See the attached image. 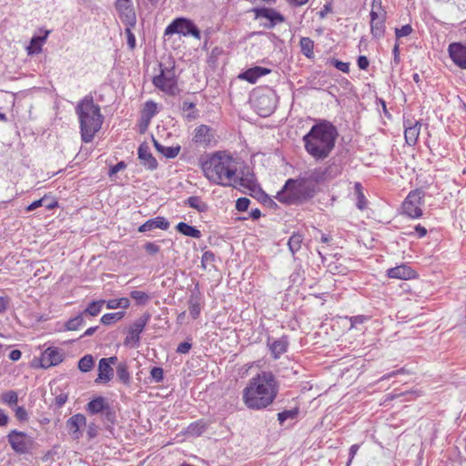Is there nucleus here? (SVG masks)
<instances>
[{"mask_svg": "<svg viewBox=\"0 0 466 466\" xmlns=\"http://www.w3.org/2000/svg\"><path fill=\"white\" fill-rule=\"evenodd\" d=\"M271 72L270 69L262 66H254L247 69L245 72L239 75V77L247 80L248 82L254 84L257 80Z\"/></svg>", "mask_w": 466, "mask_h": 466, "instance_id": "22", "label": "nucleus"}, {"mask_svg": "<svg viewBox=\"0 0 466 466\" xmlns=\"http://www.w3.org/2000/svg\"><path fill=\"white\" fill-rule=\"evenodd\" d=\"M116 8L123 24L136 26L137 16L131 0H116Z\"/></svg>", "mask_w": 466, "mask_h": 466, "instance_id": "12", "label": "nucleus"}, {"mask_svg": "<svg viewBox=\"0 0 466 466\" xmlns=\"http://www.w3.org/2000/svg\"><path fill=\"white\" fill-rule=\"evenodd\" d=\"M298 414L297 410H284L279 413H278V420L280 424H283L284 421H286L289 419H294Z\"/></svg>", "mask_w": 466, "mask_h": 466, "instance_id": "44", "label": "nucleus"}, {"mask_svg": "<svg viewBox=\"0 0 466 466\" xmlns=\"http://www.w3.org/2000/svg\"><path fill=\"white\" fill-rule=\"evenodd\" d=\"M299 46L304 56L309 58L313 56L314 42L309 37H302L299 41Z\"/></svg>", "mask_w": 466, "mask_h": 466, "instance_id": "35", "label": "nucleus"}, {"mask_svg": "<svg viewBox=\"0 0 466 466\" xmlns=\"http://www.w3.org/2000/svg\"><path fill=\"white\" fill-rule=\"evenodd\" d=\"M49 32L46 31V35L44 36H33L30 41V45L27 47V53L29 55L33 54H38L41 52L42 44L46 41Z\"/></svg>", "mask_w": 466, "mask_h": 466, "instance_id": "32", "label": "nucleus"}, {"mask_svg": "<svg viewBox=\"0 0 466 466\" xmlns=\"http://www.w3.org/2000/svg\"><path fill=\"white\" fill-rule=\"evenodd\" d=\"M153 143H154V147H156L157 151L161 153L167 158L176 157L179 154L180 149H181L180 146L165 147L154 138H153Z\"/></svg>", "mask_w": 466, "mask_h": 466, "instance_id": "27", "label": "nucleus"}, {"mask_svg": "<svg viewBox=\"0 0 466 466\" xmlns=\"http://www.w3.org/2000/svg\"><path fill=\"white\" fill-rule=\"evenodd\" d=\"M22 352L19 350H14L9 353V359L13 361H17L21 359Z\"/></svg>", "mask_w": 466, "mask_h": 466, "instance_id": "64", "label": "nucleus"}, {"mask_svg": "<svg viewBox=\"0 0 466 466\" xmlns=\"http://www.w3.org/2000/svg\"><path fill=\"white\" fill-rule=\"evenodd\" d=\"M125 316V312L117 311L115 313H106L102 316L101 322L104 325H109L115 321L120 320Z\"/></svg>", "mask_w": 466, "mask_h": 466, "instance_id": "42", "label": "nucleus"}, {"mask_svg": "<svg viewBox=\"0 0 466 466\" xmlns=\"http://www.w3.org/2000/svg\"><path fill=\"white\" fill-rule=\"evenodd\" d=\"M9 305V299L6 297H0V314L6 311Z\"/></svg>", "mask_w": 466, "mask_h": 466, "instance_id": "62", "label": "nucleus"}, {"mask_svg": "<svg viewBox=\"0 0 466 466\" xmlns=\"http://www.w3.org/2000/svg\"><path fill=\"white\" fill-rule=\"evenodd\" d=\"M317 180L313 176L299 177L297 179L289 178L276 198L279 202L286 204H301L315 196Z\"/></svg>", "mask_w": 466, "mask_h": 466, "instance_id": "5", "label": "nucleus"}, {"mask_svg": "<svg viewBox=\"0 0 466 466\" xmlns=\"http://www.w3.org/2000/svg\"><path fill=\"white\" fill-rule=\"evenodd\" d=\"M332 65L339 71L343 73L350 72V63L342 62L337 59L332 60Z\"/></svg>", "mask_w": 466, "mask_h": 466, "instance_id": "53", "label": "nucleus"}, {"mask_svg": "<svg viewBox=\"0 0 466 466\" xmlns=\"http://www.w3.org/2000/svg\"><path fill=\"white\" fill-rule=\"evenodd\" d=\"M94 358L92 355H85L78 361V369L83 372H87L94 367Z\"/></svg>", "mask_w": 466, "mask_h": 466, "instance_id": "40", "label": "nucleus"}, {"mask_svg": "<svg viewBox=\"0 0 466 466\" xmlns=\"http://www.w3.org/2000/svg\"><path fill=\"white\" fill-rule=\"evenodd\" d=\"M370 31L374 37L380 38L385 31V20L370 21Z\"/></svg>", "mask_w": 466, "mask_h": 466, "instance_id": "38", "label": "nucleus"}, {"mask_svg": "<svg viewBox=\"0 0 466 466\" xmlns=\"http://www.w3.org/2000/svg\"><path fill=\"white\" fill-rule=\"evenodd\" d=\"M2 401L7 405H9L10 407L14 406V405H16L17 401H18V395L15 391L14 390H8L6 392H4L2 394Z\"/></svg>", "mask_w": 466, "mask_h": 466, "instance_id": "43", "label": "nucleus"}, {"mask_svg": "<svg viewBox=\"0 0 466 466\" xmlns=\"http://www.w3.org/2000/svg\"><path fill=\"white\" fill-rule=\"evenodd\" d=\"M250 200L248 198H239L236 202L237 210L243 212L248 208Z\"/></svg>", "mask_w": 466, "mask_h": 466, "instance_id": "50", "label": "nucleus"}, {"mask_svg": "<svg viewBox=\"0 0 466 466\" xmlns=\"http://www.w3.org/2000/svg\"><path fill=\"white\" fill-rule=\"evenodd\" d=\"M386 12L370 10V21L386 20Z\"/></svg>", "mask_w": 466, "mask_h": 466, "instance_id": "55", "label": "nucleus"}, {"mask_svg": "<svg viewBox=\"0 0 466 466\" xmlns=\"http://www.w3.org/2000/svg\"><path fill=\"white\" fill-rule=\"evenodd\" d=\"M234 187H243L244 189H248L250 191H255L257 187L256 180L253 174L248 173L245 176L238 177L237 174L235 175V178L233 180Z\"/></svg>", "mask_w": 466, "mask_h": 466, "instance_id": "24", "label": "nucleus"}, {"mask_svg": "<svg viewBox=\"0 0 466 466\" xmlns=\"http://www.w3.org/2000/svg\"><path fill=\"white\" fill-rule=\"evenodd\" d=\"M202 170L209 182L229 187L233 185L238 167L232 156L224 151H218L202 163Z\"/></svg>", "mask_w": 466, "mask_h": 466, "instance_id": "3", "label": "nucleus"}, {"mask_svg": "<svg viewBox=\"0 0 466 466\" xmlns=\"http://www.w3.org/2000/svg\"><path fill=\"white\" fill-rule=\"evenodd\" d=\"M184 117L192 121L198 117V110L196 108V103L188 100H184L181 106Z\"/></svg>", "mask_w": 466, "mask_h": 466, "instance_id": "29", "label": "nucleus"}, {"mask_svg": "<svg viewBox=\"0 0 466 466\" xmlns=\"http://www.w3.org/2000/svg\"><path fill=\"white\" fill-rule=\"evenodd\" d=\"M303 242V236L299 233H293L289 239L288 246L290 252L294 255L300 248Z\"/></svg>", "mask_w": 466, "mask_h": 466, "instance_id": "33", "label": "nucleus"}, {"mask_svg": "<svg viewBox=\"0 0 466 466\" xmlns=\"http://www.w3.org/2000/svg\"><path fill=\"white\" fill-rule=\"evenodd\" d=\"M63 360V355L57 349L48 348L42 352L39 359V367L47 369L51 366H56Z\"/></svg>", "mask_w": 466, "mask_h": 466, "instance_id": "16", "label": "nucleus"}, {"mask_svg": "<svg viewBox=\"0 0 466 466\" xmlns=\"http://www.w3.org/2000/svg\"><path fill=\"white\" fill-rule=\"evenodd\" d=\"M144 248L150 255L157 254L160 250V247L154 242L146 243Z\"/></svg>", "mask_w": 466, "mask_h": 466, "instance_id": "54", "label": "nucleus"}, {"mask_svg": "<svg viewBox=\"0 0 466 466\" xmlns=\"http://www.w3.org/2000/svg\"><path fill=\"white\" fill-rule=\"evenodd\" d=\"M76 113L80 124L82 140L89 143L103 124L104 116L100 112V106L94 103L91 96H86L78 102Z\"/></svg>", "mask_w": 466, "mask_h": 466, "instance_id": "4", "label": "nucleus"}, {"mask_svg": "<svg viewBox=\"0 0 466 466\" xmlns=\"http://www.w3.org/2000/svg\"><path fill=\"white\" fill-rule=\"evenodd\" d=\"M150 376L155 382H161L164 379V370L160 367H153L150 370Z\"/></svg>", "mask_w": 466, "mask_h": 466, "instance_id": "46", "label": "nucleus"}, {"mask_svg": "<svg viewBox=\"0 0 466 466\" xmlns=\"http://www.w3.org/2000/svg\"><path fill=\"white\" fill-rule=\"evenodd\" d=\"M366 204H367V201H366V198H365L364 194L362 192H360V194L358 196V200H357L358 208L360 210L364 209L366 207Z\"/></svg>", "mask_w": 466, "mask_h": 466, "instance_id": "60", "label": "nucleus"}, {"mask_svg": "<svg viewBox=\"0 0 466 466\" xmlns=\"http://www.w3.org/2000/svg\"><path fill=\"white\" fill-rule=\"evenodd\" d=\"M338 136L335 126L321 120L303 137L305 150L315 160H324L333 151Z\"/></svg>", "mask_w": 466, "mask_h": 466, "instance_id": "2", "label": "nucleus"}, {"mask_svg": "<svg viewBox=\"0 0 466 466\" xmlns=\"http://www.w3.org/2000/svg\"><path fill=\"white\" fill-rule=\"evenodd\" d=\"M7 438L10 446L17 453H25L32 446V439L25 432L12 431Z\"/></svg>", "mask_w": 466, "mask_h": 466, "instance_id": "11", "label": "nucleus"}, {"mask_svg": "<svg viewBox=\"0 0 466 466\" xmlns=\"http://www.w3.org/2000/svg\"><path fill=\"white\" fill-rule=\"evenodd\" d=\"M268 346L269 347L274 359H279L284 352L287 351L288 340L286 338H280L274 340L268 339Z\"/></svg>", "mask_w": 466, "mask_h": 466, "instance_id": "25", "label": "nucleus"}, {"mask_svg": "<svg viewBox=\"0 0 466 466\" xmlns=\"http://www.w3.org/2000/svg\"><path fill=\"white\" fill-rule=\"evenodd\" d=\"M130 297L137 305H146L150 300V296L142 290H133L130 292Z\"/></svg>", "mask_w": 466, "mask_h": 466, "instance_id": "39", "label": "nucleus"}, {"mask_svg": "<svg viewBox=\"0 0 466 466\" xmlns=\"http://www.w3.org/2000/svg\"><path fill=\"white\" fill-rule=\"evenodd\" d=\"M68 434L73 440L78 441L82 437V429L86 426V418L81 413L71 416L66 423Z\"/></svg>", "mask_w": 466, "mask_h": 466, "instance_id": "14", "label": "nucleus"}, {"mask_svg": "<svg viewBox=\"0 0 466 466\" xmlns=\"http://www.w3.org/2000/svg\"><path fill=\"white\" fill-rule=\"evenodd\" d=\"M185 204L200 213L207 212L208 209V204L204 202L200 197L197 196L189 197L185 201Z\"/></svg>", "mask_w": 466, "mask_h": 466, "instance_id": "31", "label": "nucleus"}, {"mask_svg": "<svg viewBox=\"0 0 466 466\" xmlns=\"http://www.w3.org/2000/svg\"><path fill=\"white\" fill-rule=\"evenodd\" d=\"M15 417L20 421H25L28 420V413L26 410L22 406H16L15 408Z\"/></svg>", "mask_w": 466, "mask_h": 466, "instance_id": "48", "label": "nucleus"}, {"mask_svg": "<svg viewBox=\"0 0 466 466\" xmlns=\"http://www.w3.org/2000/svg\"><path fill=\"white\" fill-rule=\"evenodd\" d=\"M99 427L95 422L87 424L86 435L89 440L96 438L98 435Z\"/></svg>", "mask_w": 466, "mask_h": 466, "instance_id": "49", "label": "nucleus"}, {"mask_svg": "<svg viewBox=\"0 0 466 466\" xmlns=\"http://www.w3.org/2000/svg\"><path fill=\"white\" fill-rule=\"evenodd\" d=\"M387 275L391 279H415L417 274L416 272L409 266L405 264H401L395 268H389L387 270Z\"/></svg>", "mask_w": 466, "mask_h": 466, "instance_id": "18", "label": "nucleus"}, {"mask_svg": "<svg viewBox=\"0 0 466 466\" xmlns=\"http://www.w3.org/2000/svg\"><path fill=\"white\" fill-rule=\"evenodd\" d=\"M125 167H126L125 162L120 161L110 168L108 174L111 177V176L116 174L117 172H119L120 170H123Z\"/></svg>", "mask_w": 466, "mask_h": 466, "instance_id": "58", "label": "nucleus"}, {"mask_svg": "<svg viewBox=\"0 0 466 466\" xmlns=\"http://www.w3.org/2000/svg\"><path fill=\"white\" fill-rule=\"evenodd\" d=\"M177 230L184 236L191 237L194 238H200L201 232L197 228L190 226L185 222H179L176 226Z\"/></svg>", "mask_w": 466, "mask_h": 466, "instance_id": "30", "label": "nucleus"}, {"mask_svg": "<svg viewBox=\"0 0 466 466\" xmlns=\"http://www.w3.org/2000/svg\"><path fill=\"white\" fill-rule=\"evenodd\" d=\"M149 319L150 314L145 313L129 326L127 337L124 340L125 346L137 348L139 345L140 334L143 332Z\"/></svg>", "mask_w": 466, "mask_h": 466, "instance_id": "9", "label": "nucleus"}, {"mask_svg": "<svg viewBox=\"0 0 466 466\" xmlns=\"http://www.w3.org/2000/svg\"><path fill=\"white\" fill-rule=\"evenodd\" d=\"M256 16L259 17V18H266L267 20H268L270 22V24L268 25L269 28H272L277 24H279V23H282L285 21L284 16L273 8L264 7V8L258 9L256 11Z\"/></svg>", "mask_w": 466, "mask_h": 466, "instance_id": "20", "label": "nucleus"}, {"mask_svg": "<svg viewBox=\"0 0 466 466\" xmlns=\"http://www.w3.org/2000/svg\"><path fill=\"white\" fill-rule=\"evenodd\" d=\"M215 140L214 130L207 126L200 125L194 129L192 141L194 144L202 147H208Z\"/></svg>", "mask_w": 466, "mask_h": 466, "instance_id": "13", "label": "nucleus"}, {"mask_svg": "<svg viewBox=\"0 0 466 466\" xmlns=\"http://www.w3.org/2000/svg\"><path fill=\"white\" fill-rule=\"evenodd\" d=\"M174 34L184 36L192 35L198 40L201 38V33L198 26L190 19L185 17L174 19L165 29L166 35H172Z\"/></svg>", "mask_w": 466, "mask_h": 466, "instance_id": "7", "label": "nucleus"}, {"mask_svg": "<svg viewBox=\"0 0 466 466\" xmlns=\"http://www.w3.org/2000/svg\"><path fill=\"white\" fill-rule=\"evenodd\" d=\"M86 411L92 415L101 413L103 419L113 423L116 413L104 397H96L86 404Z\"/></svg>", "mask_w": 466, "mask_h": 466, "instance_id": "10", "label": "nucleus"}, {"mask_svg": "<svg viewBox=\"0 0 466 466\" xmlns=\"http://www.w3.org/2000/svg\"><path fill=\"white\" fill-rule=\"evenodd\" d=\"M371 10L386 12L382 6V0H372Z\"/></svg>", "mask_w": 466, "mask_h": 466, "instance_id": "63", "label": "nucleus"}, {"mask_svg": "<svg viewBox=\"0 0 466 466\" xmlns=\"http://www.w3.org/2000/svg\"><path fill=\"white\" fill-rule=\"evenodd\" d=\"M45 201V198H40L38 200H35L34 202H32L27 208H26V210L27 211H33L35 209H36L37 208L39 207H42L43 206V203Z\"/></svg>", "mask_w": 466, "mask_h": 466, "instance_id": "61", "label": "nucleus"}, {"mask_svg": "<svg viewBox=\"0 0 466 466\" xmlns=\"http://www.w3.org/2000/svg\"><path fill=\"white\" fill-rule=\"evenodd\" d=\"M368 318L363 315L353 316L350 319L351 328L356 327L359 324L364 323Z\"/></svg>", "mask_w": 466, "mask_h": 466, "instance_id": "56", "label": "nucleus"}, {"mask_svg": "<svg viewBox=\"0 0 466 466\" xmlns=\"http://www.w3.org/2000/svg\"><path fill=\"white\" fill-rule=\"evenodd\" d=\"M206 430V427L203 423H195L190 424L188 427V432L196 435L202 434Z\"/></svg>", "mask_w": 466, "mask_h": 466, "instance_id": "52", "label": "nucleus"}, {"mask_svg": "<svg viewBox=\"0 0 466 466\" xmlns=\"http://www.w3.org/2000/svg\"><path fill=\"white\" fill-rule=\"evenodd\" d=\"M215 260V255L211 251H206L203 253L201 258V266L204 269H207L208 265H211Z\"/></svg>", "mask_w": 466, "mask_h": 466, "instance_id": "45", "label": "nucleus"}, {"mask_svg": "<svg viewBox=\"0 0 466 466\" xmlns=\"http://www.w3.org/2000/svg\"><path fill=\"white\" fill-rule=\"evenodd\" d=\"M157 113V105L153 101L146 102L143 111L142 117L149 121Z\"/></svg>", "mask_w": 466, "mask_h": 466, "instance_id": "37", "label": "nucleus"}, {"mask_svg": "<svg viewBox=\"0 0 466 466\" xmlns=\"http://www.w3.org/2000/svg\"><path fill=\"white\" fill-rule=\"evenodd\" d=\"M117 358L116 356L103 358L98 363V377L96 382H108L113 377V369L111 365L116 364Z\"/></svg>", "mask_w": 466, "mask_h": 466, "instance_id": "15", "label": "nucleus"}, {"mask_svg": "<svg viewBox=\"0 0 466 466\" xmlns=\"http://www.w3.org/2000/svg\"><path fill=\"white\" fill-rule=\"evenodd\" d=\"M191 347V343L187 341L181 342L177 348V352L180 354H187L189 352Z\"/></svg>", "mask_w": 466, "mask_h": 466, "instance_id": "57", "label": "nucleus"}, {"mask_svg": "<svg viewBox=\"0 0 466 466\" xmlns=\"http://www.w3.org/2000/svg\"><path fill=\"white\" fill-rule=\"evenodd\" d=\"M169 228V222L163 217H157L147 220L138 228L139 232H147L155 228L167 230Z\"/></svg>", "mask_w": 466, "mask_h": 466, "instance_id": "23", "label": "nucleus"}, {"mask_svg": "<svg viewBox=\"0 0 466 466\" xmlns=\"http://www.w3.org/2000/svg\"><path fill=\"white\" fill-rule=\"evenodd\" d=\"M187 303L190 316L194 319H198L201 312L200 294L196 291L191 292Z\"/></svg>", "mask_w": 466, "mask_h": 466, "instance_id": "26", "label": "nucleus"}, {"mask_svg": "<svg viewBox=\"0 0 466 466\" xmlns=\"http://www.w3.org/2000/svg\"><path fill=\"white\" fill-rule=\"evenodd\" d=\"M138 158L141 163L149 170H155L157 167V161L152 156L149 147L147 144H141L137 150Z\"/></svg>", "mask_w": 466, "mask_h": 466, "instance_id": "21", "label": "nucleus"}, {"mask_svg": "<svg viewBox=\"0 0 466 466\" xmlns=\"http://www.w3.org/2000/svg\"><path fill=\"white\" fill-rule=\"evenodd\" d=\"M404 127H405L404 137H405L406 143L410 146L415 145L417 143V140H418V137H419V135L420 132V127H421L420 122L416 121L413 124L411 121L407 120V121H404Z\"/></svg>", "mask_w": 466, "mask_h": 466, "instance_id": "19", "label": "nucleus"}, {"mask_svg": "<svg viewBox=\"0 0 466 466\" xmlns=\"http://www.w3.org/2000/svg\"><path fill=\"white\" fill-rule=\"evenodd\" d=\"M357 63H358V66L361 70L367 69L370 65V62L365 56H359Z\"/></svg>", "mask_w": 466, "mask_h": 466, "instance_id": "59", "label": "nucleus"}, {"mask_svg": "<svg viewBox=\"0 0 466 466\" xmlns=\"http://www.w3.org/2000/svg\"><path fill=\"white\" fill-rule=\"evenodd\" d=\"M133 27L134 26L127 25V27L125 29V34L127 35V46L130 49H134L136 46V37L132 32Z\"/></svg>", "mask_w": 466, "mask_h": 466, "instance_id": "47", "label": "nucleus"}, {"mask_svg": "<svg viewBox=\"0 0 466 466\" xmlns=\"http://www.w3.org/2000/svg\"><path fill=\"white\" fill-rule=\"evenodd\" d=\"M105 300L101 299V300H96V301H92L87 307L86 309L82 312L83 316L84 315H89V316H92V317H95V316H97L101 309H102V306L105 304Z\"/></svg>", "mask_w": 466, "mask_h": 466, "instance_id": "36", "label": "nucleus"}, {"mask_svg": "<svg viewBox=\"0 0 466 466\" xmlns=\"http://www.w3.org/2000/svg\"><path fill=\"white\" fill-rule=\"evenodd\" d=\"M412 28L410 25H402L400 28H396L395 35L397 38L407 36L410 35Z\"/></svg>", "mask_w": 466, "mask_h": 466, "instance_id": "51", "label": "nucleus"}, {"mask_svg": "<svg viewBox=\"0 0 466 466\" xmlns=\"http://www.w3.org/2000/svg\"><path fill=\"white\" fill-rule=\"evenodd\" d=\"M423 195V192L419 189L410 191L402 203L403 213L411 218H420Z\"/></svg>", "mask_w": 466, "mask_h": 466, "instance_id": "8", "label": "nucleus"}, {"mask_svg": "<svg viewBox=\"0 0 466 466\" xmlns=\"http://www.w3.org/2000/svg\"><path fill=\"white\" fill-rule=\"evenodd\" d=\"M279 392V383L271 371H261L250 379L242 390L247 408L260 410L273 403Z\"/></svg>", "mask_w": 466, "mask_h": 466, "instance_id": "1", "label": "nucleus"}, {"mask_svg": "<svg viewBox=\"0 0 466 466\" xmlns=\"http://www.w3.org/2000/svg\"><path fill=\"white\" fill-rule=\"evenodd\" d=\"M116 376L118 380L127 385L130 382V375L128 372V367L126 362H120L116 366Z\"/></svg>", "mask_w": 466, "mask_h": 466, "instance_id": "34", "label": "nucleus"}, {"mask_svg": "<svg viewBox=\"0 0 466 466\" xmlns=\"http://www.w3.org/2000/svg\"><path fill=\"white\" fill-rule=\"evenodd\" d=\"M160 73L153 78L154 86L161 91L174 95L177 89V80L174 66H163L159 65Z\"/></svg>", "mask_w": 466, "mask_h": 466, "instance_id": "6", "label": "nucleus"}, {"mask_svg": "<svg viewBox=\"0 0 466 466\" xmlns=\"http://www.w3.org/2000/svg\"><path fill=\"white\" fill-rule=\"evenodd\" d=\"M259 115L268 116L269 115L274 108V105L271 101L269 96L262 95L258 98V105Z\"/></svg>", "mask_w": 466, "mask_h": 466, "instance_id": "28", "label": "nucleus"}, {"mask_svg": "<svg viewBox=\"0 0 466 466\" xmlns=\"http://www.w3.org/2000/svg\"><path fill=\"white\" fill-rule=\"evenodd\" d=\"M84 324V316L82 313L66 321L65 327L67 330H77Z\"/></svg>", "mask_w": 466, "mask_h": 466, "instance_id": "41", "label": "nucleus"}, {"mask_svg": "<svg viewBox=\"0 0 466 466\" xmlns=\"http://www.w3.org/2000/svg\"><path fill=\"white\" fill-rule=\"evenodd\" d=\"M448 51L454 64L466 69V46L461 43H452L449 46Z\"/></svg>", "mask_w": 466, "mask_h": 466, "instance_id": "17", "label": "nucleus"}]
</instances>
